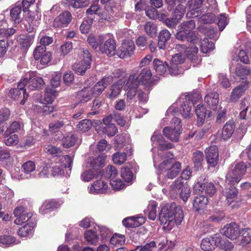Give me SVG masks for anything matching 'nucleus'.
I'll return each instance as SVG.
<instances>
[{"instance_id":"nucleus-1","label":"nucleus","mask_w":251,"mask_h":251,"mask_svg":"<svg viewBox=\"0 0 251 251\" xmlns=\"http://www.w3.org/2000/svg\"><path fill=\"white\" fill-rule=\"evenodd\" d=\"M161 224L168 226L172 223L180 225L183 219V213L181 208L175 202L166 204L159 213Z\"/></svg>"},{"instance_id":"nucleus-2","label":"nucleus","mask_w":251,"mask_h":251,"mask_svg":"<svg viewBox=\"0 0 251 251\" xmlns=\"http://www.w3.org/2000/svg\"><path fill=\"white\" fill-rule=\"evenodd\" d=\"M250 167V163L247 164L243 161L231 164L226 176V182L232 185L238 183L246 174L247 169Z\"/></svg>"},{"instance_id":"nucleus-3","label":"nucleus","mask_w":251,"mask_h":251,"mask_svg":"<svg viewBox=\"0 0 251 251\" xmlns=\"http://www.w3.org/2000/svg\"><path fill=\"white\" fill-rule=\"evenodd\" d=\"M129 81H137V84L143 85L147 91H150L159 80L156 76H152L151 69L145 68L141 70L139 75L132 74L129 76Z\"/></svg>"},{"instance_id":"nucleus-4","label":"nucleus","mask_w":251,"mask_h":251,"mask_svg":"<svg viewBox=\"0 0 251 251\" xmlns=\"http://www.w3.org/2000/svg\"><path fill=\"white\" fill-rule=\"evenodd\" d=\"M181 165L178 162H173L172 158L163 161L159 165L162 173H166L165 177L169 179L175 178L181 170Z\"/></svg>"},{"instance_id":"nucleus-5","label":"nucleus","mask_w":251,"mask_h":251,"mask_svg":"<svg viewBox=\"0 0 251 251\" xmlns=\"http://www.w3.org/2000/svg\"><path fill=\"white\" fill-rule=\"evenodd\" d=\"M100 42L99 49L102 53L109 56H114L116 53V44L115 40L108 34L99 36Z\"/></svg>"},{"instance_id":"nucleus-6","label":"nucleus","mask_w":251,"mask_h":251,"mask_svg":"<svg viewBox=\"0 0 251 251\" xmlns=\"http://www.w3.org/2000/svg\"><path fill=\"white\" fill-rule=\"evenodd\" d=\"M83 58L80 62L75 63L72 66L73 71L78 75H84L87 70L90 68L92 55L89 51L85 48L82 49Z\"/></svg>"},{"instance_id":"nucleus-7","label":"nucleus","mask_w":251,"mask_h":251,"mask_svg":"<svg viewBox=\"0 0 251 251\" xmlns=\"http://www.w3.org/2000/svg\"><path fill=\"white\" fill-rule=\"evenodd\" d=\"M172 122L174 123L175 126L172 125L171 126H166L163 130L165 136L172 141L176 142L178 141L179 135L181 132V126L180 125V120L176 118H174Z\"/></svg>"},{"instance_id":"nucleus-8","label":"nucleus","mask_w":251,"mask_h":251,"mask_svg":"<svg viewBox=\"0 0 251 251\" xmlns=\"http://www.w3.org/2000/svg\"><path fill=\"white\" fill-rule=\"evenodd\" d=\"M135 50L134 42L132 40L125 39L119 48L117 54L121 58H126L131 57L134 54Z\"/></svg>"},{"instance_id":"nucleus-9","label":"nucleus","mask_w":251,"mask_h":251,"mask_svg":"<svg viewBox=\"0 0 251 251\" xmlns=\"http://www.w3.org/2000/svg\"><path fill=\"white\" fill-rule=\"evenodd\" d=\"M72 20V15L70 12L66 10L60 13L53 20L52 26L54 28L67 27Z\"/></svg>"},{"instance_id":"nucleus-10","label":"nucleus","mask_w":251,"mask_h":251,"mask_svg":"<svg viewBox=\"0 0 251 251\" xmlns=\"http://www.w3.org/2000/svg\"><path fill=\"white\" fill-rule=\"evenodd\" d=\"M207 163L212 167H215L219 161V151L216 146H210L205 151Z\"/></svg>"},{"instance_id":"nucleus-11","label":"nucleus","mask_w":251,"mask_h":251,"mask_svg":"<svg viewBox=\"0 0 251 251\" xmlns=\"http://www.w3.org/2000/svg\"><path fill=\"white\" fill-rule=\"evenodd\" d=\"M222 230L226 237L232 240L237 239L240 235L239 226L234 222L225 226Z\"/></svg>"},{"instance_id":"nucleus-12","label":"nucleus","mask_w":251,"mask_h":251,"mask_svg":"<svg viewBox=\"0 0 251 251\" xmlns=\"http://www.w3.org/2000/svg\"><path fill=\"white\" fill-rule=\"evenodd\" d=\"M113 80V77L111 75L103 77L94 85L92 93L94 95H100L107 86L112 82Z\"/></svg>"},{"instance_id":"nucleus-13","label":"nucleus","mask_w":251,"mask_h":251,"mask_svg":"<svg viewBox=\"0 0 251 251\" xmlns=\"http://www.w3.org/2000/svg\"><path fill=\"white\" fill-rule=\"evenodd\" d=\"M194 189L195 191L204 192L205 194L209 196H213L216 192V188L214 184L212 182L201 183L197 182Z\"/></svg>"},{"instance_id":"nucleus-14","label":"nucleus","mask_w":251,"mask_h":251,"mask_svg":"<svg viewBox=\"0 0 251 251\" xmlns=\"http://www.w3.org/2000/svg\"><path fill=\"white\" fill-rule=\"evenodd\" d=\"M204 102L213 110L217 109L219 101V95L216 92L208 93L204 98Z\"/></svg>"},{"instance_id":"nucleus-15","label":"nucleus","mask_w":251,"mask_h":251,"mask_svg":"<svg viewBox=\"0 0 251 251\" xmlns=\"http://www.w3.org/2000/svg\"><path fill=\"white\" fill-rule=\"evenodd\" d=\"M248 84V82L245 81L234 88L231 93L230 100L233 102L237 101L247 89Z\"/></svg>"},{"instance_id":"nucleus-16","label":"nucleus","mask_w":251,"mask_h":251,"mask_svg":"<svg viewBox=\"0 0 251 251\" xmlns=\"http://www.w3.org/2000/svg\"><path fill=\"white\" fill-rule=\"evenodd\" d=\"M235 128L233 120H229L223 127L221 137L224 140L229 139L233 134Z\"/></svg>"},{"instance_id":"nucleus-17","label":"nucleus","mask_w":251,"mask_h":251,"mask_svg":"<svg viewBox=\"0 0 251 251\" xmlns=\"http://www.w3.org/2000/svg\"><path fill=\"white\" fill-rule=\"evenodd\" d=\"M108 186L104 181L99 179L94 182L90 186V191L92 193L103 194L107 192Z\"/></svg>"},{"instance_id":"nucleus-18","label":"nucleus","mask_w":251,"mask_h":251,"mask_svg":"<svg viewBox=\"0 0 251 251\" xmlns=\"http://www.w3.org/2000/svg\"><path fill=\"white\" fill-rule=\"evenodd\" d=\"M22 8L20 3H16L10 12V20L15 24H18L22 22Z\"/></svg>"},{"instance_id":"nucleus-19","label":"nucleus","mask_w":251,"mask_h":251,"mask_svg":"<svg viewBox=\"0 0 251 251\" xmlns=\"http://www.w3.org/2000/svg\"><path fill=\"white\" fill-rule=\"evenodd\" d=\"M218 237L205 238L201 241V247L204 251H211L218 246Z\"/></svg>"},{"instance_id":"nucleus-20","label":"nucleus","mask_w":251,"mask_h":251,"mask_svg":"<svg viewBox=\"0 0 251 251\" xmlns=\"http://www.w3.org/2000/svg\"><path fill=\"white\" fill-rule=\"evenodd\" d=\"M171 34L166 29L161 30L158 35V47L159 49L165 50L167 43L170 40Z\"/></svg>"},{"instance_id":"nucleus-21","label":"nucleus","mask_w":251,"mask_h":251,"mask_svg":"<svg viewBox=\"0 0 251 251\" xmlns=\"http://www.w3.org/2000/svg\"><path fill=\"white\" fill-rule=\"evenodd\" d=\"M202 0H189L188 1V5L190 11L187 14V15L190 14L193 17H198L200 16L199 14L200 8L202 4Z\"/></svg>"},{"instance_id":"nucleus-22","label":"nucleus","mask_w":251,"mask_h":251,"mask_svg":"<svg viewBox=\"0 0 251 251\" xmlns=\"http://www.w3.org/2000/svg\"><path fill=\"white\" fill-rule=\"evenodd\" d=\"M208 202V200L206 197L200 195L195 197L193 202V207L197 211L202 210L206 207Z\"/></svg>"},{"instance_id":"nucleus-23","label":"nucleus","mask_w":251,"mask_h":251,"mask_svg":"<svg viewBox=\"0 0 251 251\" xmlns=\"http://www.w3.org/2000/svg\"><path fill=\"white\" fill-rule=\"evenodd\" d=\"M143 221L142 218L131 217L125 218L123 220L122 223L126 227L134 228L140 226Z\"/></svg>"},{"instance_id":"nucleus-24","label":"nucleus","mask_w":251,"mask_h":251,"mask_svg":"<svg viewBox=\"0 0 251 251\" xmlns=\"http://www.w3.org/2000/svg\"><path fill=\"white\" fill-rule=\"evenodd\" d=\"M60 206V203L55 200H49L45 201L40 209V211L42 214L46 213L50 210H53L58 208Z\"/></svg>"},{"instance_id":"nucleus-25","label":"nucleus","mask_w":251,"mask_h":251,"mask_svg":"<svg viewBox=\"0 0 251 251\" xmlns=\"http://www.w3.org/2000/svg\"><path fill=\"white\" fill-rule=\"evenodd\" d=\"M152 64L153 69L155 70L156 73L159 75L164 74L168 67V64L166 62H163L157 58L153 60Z\"/></svg>"},{"instance_id":"nucleus-26","label":"nucleus","mask_w":251,"mask_h":251,"mask_svg":"<svg viewBox=\"0 0 251 251\" xmlns=\"http://www.w3.org/2000/svg\"><path fill=\"white\" fill-rule=\"evenodd\" d=\"M45 82L41 77H33L28 80V85L27 88L30 90H34L41 88Z\"/></svg>"},{"instance_id":"nucleus-27","label":"nucleus","mask_w":251,"mask_h":251,"mask_svg":"<svg viewBox=\"0 0 251 251\" xmlns=\"http://www.w3.org/2000/svg\"><path fill=\"white\" fill-rule=\"evenodd\" d=\"M203 153L202 151H197L193 153L192 161L194 168L199 170L202 167V163L203 160Z\"/></svg>"},{"instance_id":"nucleus-28","label":"nucleus","mask_w":251,"mask_h":251,"mask_svg":"<svg viewBox=\"0 0 251 251\" xmlns=\"http://www.w3.org/2000/svg\"><path fill=\"white\" fill-rule=\"evenodd\" d=\"M92 93L88 88H84L77 92L76 99L78 102H86L92 99Z\"/></svg>"},{"instance_id":"nucleus-29","label":"nucleus","mask_w":251,"mask_h":251,"mask_svg":"<svg viewBox=\"0 0 251 251\" xmlns=\"http://www.w3.org/2000/svg\"><path fill=\"white\" fill-rule=\"evenodd\" d=\"M251 73V70L249 67L238 64L235 70L236 76L240 77L242 79L246 78Z\"/></svg>"},{"instance_id":"nucleus-30","label":"nucleus","mask_w":251,"mask_h":251,"mask_svg":"<svg viewBox=\"0 0 251 251\" xmlns=\"http://www.w3.org/2000/svg\"><path fill=\"white\" fill-rule=\"evenodd\" d=\"M137 81H129V77L127 80L126 85L128 86V91L127 92V99L132 100L135 96L137 92V89L138 87L137 84Z\"/></svg>"},{"instance_id":"nucleus-31","label":"nucleus","mask_w":251,"mask_h":251,"mask_svg":"<svg viewBox=\"0 0 251 251\" xmlns=\"http://www.w3.org/2000/svg\"><path fill=\"white\" fill-rule=\"evenodd\" d=\"M57 95V91L54 88L48 86L45 90L44 100L47 103H52Z\"/></svg>"},{"instance_id":"nucleus-32","label":"nucleus","mask_w":251,"mask_h":251,"mask_svg":"<svg viewBox=\"0 0 251 251\" xmlns=\"http://www.w3.org/2000/svg\"><path fill=\"white\" fill-rule=\"evenodd\" d=\"M122 88V86L119 84H113L110 87L109 91L107 93L106 97L111 100L115 99L120 94Z\"/></svg>"},{"instance_id":"nucleus-33","label":"nucleus","mask_w":251,"mask_h":251,"mask_svg":"<svg viewBox=\"0 0 251 251\" xmlns=\"http://www.w3.org/2000/svg\"><path fill=\"white\" fill-rule=\"evenodd\" d=\"M237 190L234 185H231L228 188L226 189L225 196L227 202L230 204L233 201V199L237 197Z\"/></svg>"},{"instance_id":"nucleus-34","label":"nucleus","mask_w":251,"mask_h":251,"mask_svg":"<svg viewBox=\"0 0 251 251\" xmlns=\"http://www.w3.org/2000/svg\"><path fill=\"white\" fill-rule=\"evenodd\" d=\"M93 126V123L91 120L84 119L80 121L76 126L78 130L85 132L89 131Z\"/></svg>"},{"instance_id":"nucleus-35","label":"nucleus","mask_w":251,"mask_h":251,"mask_svg":"<svg viewBox=\"0 0 251 251\" xmlns=\"http://www.w3.org/2000/svg\"><path fill=\"white\" fill-rule=\"evenodd\" d=\"M84 238L91 245H95L99 240V236L96 233L91 230H87L84 233Z\"/></svg>"},{"instance_id":"nucleus-36","label":"nucleus","mask_w":251,"mask_h":251,"mask_svg":"<svg viewBox=\"0 0 251 251\" xmlns=\"http://www.w3.org/2000/svg\"><path fill=\"white\" fill-rule=\"evenodd\" d=\"M77 140V136L75 134H70L62 139V146L66 148L74 146Z\"/></svg>"},{"instance_id":"nucleus-37","label":"nucleus","mask_w":251,"mask_h":251,"mask_svg":"<svg viewBox=\"0 0 251 251\" xmlns=\"http://www.w3.org/2000/svg\"><path fill=\"white\" fill-rule=\"evenodd\" d=\"M214 49L213 42L209 41L208 38H204L201 42V50L202 52L206 53L213 50Z\"/></svg>"},{"instance_id":"nucleus-38","label":"nucleus","mask_w":251,"mask_h":251,"mask_svg":"<svg viewBox=\"0 0 251 251\" xmlns=\"http://www.w3.org/2000/svg\"><path fill=\"white\" fill-rule=\"evenodd\" d=\"M105 158L106 155H102L91 159L90 165L93 169L96 168V170H98V168L102 167L104 165Z\"/></svg>"},{"instance_id":"nucleus-39","label":"nucleus","mask_w":251,"mask_h":251,"mask_svg":"<svg viewBox=\"0 0 251 251\" xmlns=\"http://www.w3.org/2000/svg\"><path fill=\"white\" fill-rule=\"evenodd\" d=\"M66 123V122H65L64 120H57L51 122L49 126V131L50 132L55 133L63 127L65 126Z\"/></svg>"},{"instance_id":"nucleus-40","label":"nucleus","mask_w":251,"mask_h":251,"mask_svg":"<svg viewBox=\"0 0 251 251\" xmlns=\"http://www.w3.org/2000/svg\"><path fill=\"white\" fill-rule=\"evenodd\" d=\"M98 171L91 169L84 171L81 176V179L85 182H88L98 176Z\"/></svg>"},{"instance_id":"nucleus-41","label":"nucleus","mask_w":251,"mask_h":251,"mask_svg":"<svg viewBox=\"0 0 251 251\" xmlns=\"http://www.w3.org/2000/svg\"><path fill=\"white\" fill-rule=\"evenodd\" d=\"M146 33L151 37H154L157 33V26L155 24L151 22H148L144 26Z\"/></svg>"},{"instance_id":"nucleus-42","label":"nucleus","mask_w":251,"mask_h":251,"mask_svg":"<svg viewBox=\"0 0 251 251\" xmlns=\"http://www.w3.org/2000/svg\"><path fill=\"white\" fill-rule=\"evenodd\" d=\"M185 52L187 58L192 61H195L198 59V48L197 47L186 48Z\"/></svg>"},{"instance_id":"nucleus-43","label":"nucleus","mask_w":251,"mask_h":251,"mask_svg":"<svg viewBox=\"0 0 251 251\" xmlns=\"http://www.w3.org/2000/svg\"><path fill=\"white\" fill-rule=\"evenodd\" d=\"M126 241L125 235L118 233H115L111 237L110 240V243L113 246H118L124 245Z\"/></svg>"},{"instance_id":"nucleus-44","label":"nucleus","mask_w":251,"mask_h":251,"mask_svg":"<svg viewBox=\"0 0 251 251\" xmlns=\"http://www.w3.org/2000/svg\"><path fill=\"white\" fill-rule=\"evenodd\" d=\"M127 154L125 152H117L113 154L112 160L117 165H121L126 160Z\"/></svg>"},{"instance_id":"nucleus-45","label":"nucleus","mask_w":251,"mask_h":251,"mask_svg":"<svg viewBox=\"0 0 251 251\" xmlns=\"http://www.w3.org/2000/svg\"><path fill=\"white\" fill-rule=\"evenodd\" d=\"M101 130L103 133L110 137L114 136L118 132V129L115 124L104 126L103 127H101Z\"/></svg>"},{"instance_id":"nucleus-46","label":"nucleus","mask_w":251,"mask_h":251,"mask_svg":"<svg viewBox=\"0 0 251 251\" xmlns=\"http://www.w3.org/2000/svg\"><path fill=\"white\" fill-rule=\"evenodd\" d=\"M121 176L126 182H130L134 177L132 171L128 168H123L122 169Z\"/></svg>"},{"instance_id":"nucleus-47","label":"nucleus","mask_w":251,"mask_h":251,"mask_svg":"<svg viewBox=\"0 0 251 251\" xmlns=\"http://www.w3.org/2000/svg\"><path fill=\"white\" fill-rule=\"evenodd\" d=\"M69 6L75 8H82L89 4V0H69Z\"/></svg>"},{"instance_id":"nucleus-48","label":"nucleus","mask_w":251,"mask_h":251,"mask_svg":"<svg viewBox=\"0 0 251 251\" xmlns=\"http://www.w3.org/2000/svg\"><path fill=\"white\" fill-rule=\"evenodd\" d=\"M157 207V204L155 202H152L150 203L148 206V218L149 219L151 220H154L157 216V210L156 208Z\"/></svg>"},{"instance_id":"nucleus-49","label":"nucleus","mask_w":251,"mask_h":251,"mask_svg":"<svg viewBox=\"0 0 251 251\" xmlns=\"http://www.w3.org/2000/svg\"><path fill=\"white\" fill-rule=\"evenodd\" d=\"M6 136L3 140L4 144L7 146H12L17 145L19 143L18 136L16 134H13L11 136L4 135Z\"/></svg>"},{"instance_id":"nucleus-50","label":"nucleus","mask_w":251,"mask_h":251,"mask_svg":"<svg viewBox=\"0 0 251 251\" xmlns=\"http://www.w3.org/2000/svg\"><path fill=\"white\" fill-rule=\"evenodd\" d=\"M185 12V8L184 5L179 4L175 8L173 17L178 21L184 16Z\"/></svg>"},{"instance_id":"nucleus-51","label":"nucleus","mask_w":251,"mask_h":251,"mask_svg":"<svg viewBox=\"0 0 251 251\" xmlns=\"http://www.w3.org/2000/svg\"><path fill=\"white\" fill-rule=\"evenodd\" d=\"M47 51V48L44 46H37L33 51V56L35 60H37L41 58L43 55L48 52Z\"/></svg>"},{"instance_id":"nucleus-52","label":"nucleus","mask_w":251,"mask_h":251,"mask_svg":"<svg viewBox=\"0 0 251 251\" xmlns=\"http://www.w3.org/2000/svg\"><path fill=\"white\" fill-rule=\"evenodd\" d=\"M45 151L53 157L57 156L62 152L61 149L52 145H47L45 149Z\"/></svg>"},{"instance_id":"nucleus-53","label":"nucleus","mask_w":251,"mask_h":251,"mask_svg":"<svg viewBox=\"0 0 251 251\" xmlns=\"http://www.w3.org/2000/svg\"><path fill=\"white\" fill-rule=\"evenodd\" d=\"M219 244L221 246V248L225 251H231L234 248V246L231 242L228 240H221L220 237H218V245Z\"/></svg>"},{"instance_id":"nucleus-54","label":"nucleus","mask_w":251,"mask_h":251,"mask_svg":"<svg viewBox=\"0 0 251 251\" xmlns=\"http://www.w3.org/2000/svg\"><path fill=\"white\" fill-rule=\"evenodd\" d=\"M62 75L59 72H56L52 75L50 79V87H52L55 89L60 86Z\"/></svg>"},{"instance_id":"nucleus-55","label":"nucleus","mask_w":251,"mask_h":251,"mask_svg":"<svg viewBox=\"0 0 251 251\" xmlns=\"http://www.w3.org/2000/svg\"><path fill=\"white\" fill-rule=\"evenodd\" d=\"M241 240L244 243L249 244L251 242V228H244L240 231Z\"/></svg>"},{"instance_id":"nucleus-56","label":"nucleus","mask_w":251,"mask_h":251,"mask_svg":"<svg viewBox=\"0 0 251 251\" xmlns=\"http://www.w3.org/2000/svg\"><path fill=\"white\" fill-rule=\"evenodd\" d=\"M106 175L109 177L110 181L114 180L118 176V172L116 168L111 165H108L106 168Z\"/></svg>"},{"instance_id":"nucleus-57","label":"nucleus","mask_w":251,"mask_h":251,"mask_svg":"<svg viewBox=\"0 0 251 251\" xmlns=\"http://www.w3.org/2000/svg\"><path fill=\"white\" fill-rule=\"evenodd\" d=\"M187 36L186 41L194 45L199 43L201 40L198 33L194 31L188 32V35H187Z\"/></svg>"},{"instance_id":"nucleus-58","label":"nucleus","mask_w":251,"mask_h":251,"mask_svg":"<svg viewBox=\"0 0 251 251\" xmlns=\"http://www.w3.org/2000/svg\"><path fill=\"white\" fill-rule=\"evenodd\" d=\"M21 128V124L19 122H13L5 131L4 135H9L10 134L17 132Z\"/></svg>"},{"instance_id":"nucleus-59","label":"nucleus","mask_w":251,"mask_h":251,"mask_svg":"<svg viewBox=\"0 0 251 251\" xmlns=\"http://www.w3.org/2000/svg\"><path fill=\"white\" fill-rule=\"evenodd\" d=\"M218 26L220 31H223L228 23L226 14H220L218 17Z\"/></svg>"},{"instance_id":"nucleus-60","label":"nucleus","mask_w":251,"mask_h":251,"mask_svg":"<svg viewBox=\"0 0 251 251\" xmlns=\"http://www.w3.org/2000/svg\"><path fill=\"white\" fill-rule=\"evenodd\" d=\"M226 108H222V107H221L220 109H218L216 119V122L217 124H221L225 121L226 118Z\"/></svg>"},{"instance_id":"nucleus-61","label":"nucleus","mask_w":251,"mask_h":251,"mask_svg":"<svg viewBox=\"0 0 251 251\" xmlns=\"http://www.w3.org/2000/svg\"><path fill=\"white\" fill-rule=\"evenodd\" d=\"M32 229L33 226L28 224L25 225L19 228L18 231V235L22 237H26L31 233Z\"/></svg>"},{"instance_id":"nucleus-62","label":"nucleus","mask_w":251,"mask_h":251,"mask_svg":"<svg viewBox=\"0 0 251 251\" xmlns=\"http://www.w3.org/2000/svg\"><path fill=\"white\" fill-rule=\"evenodd\" d=\"M181 29H183L188 32H192L196 27L195 22L193 20H190L182 23L180 25Z\"/></svg>"},{"instance_id":"nucleus-63","label":"nucleus","mask_w":251,"mask_h":251,"mask_svg":"<svg viewBox=\"0 0 251 251\" xmlns=\"http://www.w3.org/2000/svg\"><path fill=\"white\" fill-rule=\"evenodd\" d=\"M32 216V214L30 212L23 213L15 220V223L16 225H22L28 221Z\"/></svg>"},{"instance_id":"nucleus-64","label":"nucleus","mask_w":251,"mask_h":251,"mask_svg":"<svg viewBox=\"0 0 251 251\" xmlns=\"http://www.w3.org/2000/svg\"><path fill=\"white\" fill-rule=\"evenodd\" d=\"M15 238L10 235L0 236V244L5 245H10L15 242Z\"/></svg>"}]
</instances>
